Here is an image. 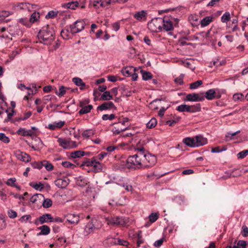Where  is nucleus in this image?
<instances>
[{"label": "nucleus", "instance_id": "obj_26", "mask_svg": "<svg viewBox=\"0 0 248 248\" xmlns=\"http://www.w3.org/2000/svg\"><path fill=\"white\" fill-rule=\"evenodd\" d=\"M89 152L85 153L82 151H76L71 153V157L73 158H78L84 156L85 155H89Z\"/></svg>", "mask_w": 248, "mask_h": 248}, {"label": "nucleus", "instance_id": "obj_35", "mask_svg": "<svg viewBox=\"0 0 248 248\" xmlns=\"http://www.w3.org/2000/svg\"><path fill=\"white\" fill-rule=\"evenodd\" d=\"M40 15L39 13H36V12H33L31 16V17L30 18V21L31 24L34 23L35 22L37 21L40 18Z\"/></svg>", "mask_w": 248, "mask_h": 248}, {"label": "nucleus", "instance_id": "obj_6", "mask_svg": "<svg viewBox=\"0 0 248 248\" xmlns=\"http://www.w3.org/2000/svg\"><path fill=\"white\" fill-rule=\"evenodd\" d=\"M85 22L84 20H78L74 22L72 25L69 26L70 32L74 34L78 32H80L84 29Z\"/></svg>", "mask_w": 248, "mask_h": 248}, {"label": "nucleus", "instance_id": "obj_63", "mask_svg": "<svg viewBox=\"0 0 248 248\" xmlns=\"http://www.w3.org/2000/svg\"><path fill=\"white\" fill-rule=\"evenodd\" d=\"M62 165L65 168H70L74 169L76 166L74 164L68 161H63L62 163Z\"/></svg>", "mask_w": 248, "mask_h": 248}, {"label": "nucleus", "instance_id": "obj_58", "mask_svg": "<svg viewBox=\"0 0 248 248\" xmlns=\"http://www.w3.org/2000/svg\"><path fill=\"white\" fill-rule=\"evenodd\" d=\"M126 130V128H119V125H117V127H114L112 130L113 134L117 135L119 134L121 132Z\"/></svg>", "mask_w": 248, "mask_h": 248}, {"label": "nucleus", "instance_id": "obj_45", "mask_svg": "<svg viewBox=\"0 0 248 248\" xmlns=\"http://www.w3.org/2000/svg\"><path fill=\"white\" fill-rule=\"evenodd\" d=\"M43 166L45 167L46 169L48 171H51L53 169V165L46 160L43 161Z\"/></svg>", "mask_w": 248, "mask_h": 248}, {"label": "nucleus", "instance_id": "obj_57", "mask_svg": "<svg viewBox=\"0 0 248 248\" xmlns=\"http://www.w3.org/2000/svg\"><path fill=\"white\" fill-rule=\"evenodd\" d=\"M184 77V74H181L178 77L174 79V82L180 85L184 84L183 78Z\"/></svg>", "mask_w": 248, "mask_h": 248}, {"label": "nucleus", "instance_id": "obj_37", "mask_svg": "<svg viewBox=\"0 0 248 248\" xmlns=\"http://www.w3.org/2000/svg\"><path fill=\"white\" fill-rule=\"evenodd\" d=\"M181 119V117L180 116L173 117L172 120H168L166 122V124H168L170 126H174L176 123L179 122Z\"/></svg>", "mask_w": 248, "mask_h": 248}, {"label": "nucleus", "instance_id": "obj_38", "mask_svg": "<svg viewBox=\"0 0 248 248\" xmlns=\"http://www.w3.org/2000/svg\"><path fill=\"white\" fill-rule=\"evenodd\" d=\"M188 18L193 26H197L199 25L197 16L191 15L189 16Z\"/></svg>", "mask_w": 248, "mask_h": 248}, {"label": "nucleus", "instance_id": "obj_25", "mask_svg": "<svg viewBox=\"0 0 248 248\" xmlns=\"http://www.w3.org/2000/svg\"><path fill=\"white\" fill-rule=\"evenodd\" d=\"M79 5L78 1H72L68 3H65L62 4V7L63 8H66L67 9H71L75 10Z\"/></svg>", "mask_w": 248, "mask_h": 248}, {"label": "nucleus", "instance_id": "obj_40", "mask_svg": "<svg viewBox=\"0 0 248 248\" xmlns=\"http://www.w3.org/2000/svg\"><path fill=\"white\" fill-rule=\"evenodd\" d=\"M29 185L35 189L39 190L40 191H41L44 188V185L41 182H39L38 184H34L33 182H31Z\"/></svg>", "mask_w": 248, "mask_h": 248}, {"label": "nucleus", "instance_id": "obj_18", "mask_svg": "<svg viewBox=\"0 0 248 248\" xmlns=\"http://www.w3.org/2000/svg\"><path fill=\"white\" fill-rule=\"evenodd\" d=\"M102 164L97 161L96 157H95V159H93V164L92 166V171L94 173L100 172L102 170Z\"/></svg>", "mask_w": 248, "mask_h": 248}, {"label": "nucleus", "instance_id": "obj_8", "mask_svg": "<svg viewBox=\"0 0 248 248\" xmlns=\"http://www.w3.org/2000/svg\"><path fill=\"white\" fill-rule=\"evenodd\" d=\"M204 100V93H192L187 94L185 101L191 102H202Z\"/></svg>", "mask_w": 248, "mask_h": 248}, {"label": "nucleus", "instance_id": "obj_20", "mask_svg": "<svg viewBox=\"0 0 248 248\" xmlns=\"http://www.w3.org/2000/svg\"><path fill=\"white\" fill-rule=\"evenodd\" d=\"M218 89H212L208 90L205 93V95H204V98H206L207 99L209 100H213L215 98L216 91H218Z\"/></svg>", "mask_w": 248, "mask_h": 248}, {"label": "nucleus", "instance_id": "obj_61", "mask_svg": "<svg viewBox=\"0 0 248 248\" xmlns=\"http://www.w3.org/2000/svg\"><path fill=\"white\" fill-rule=\"evenodd\" d=\"M244 98V96L242 93H237L233 95V99L235 101L241 100Z\"/></svg>", "mask_w": 248, "mask_h": 248}, {"label": "nucleus", "instance_id": "obj_47", "mask_svg": "<svg viewBox=\"0 0 248 248\" xmlns=\"http://www.w3.org/2000/svg\"><path fill=\"white\" fill-rule=\"evenodd\" d=\"M159 217V214L157 213H153L149 216V220L153 223L156 221Z\"/></svg>", "mask_w": 248, "mask_h": 248}, {"label": "nucleus", "instance_id": "obj_60", "mask_svg": "<svg viewBox=\"0 0 248 248\" xmlns=\"http://www.w3.org/2000/svg\"><path fill=\"white\" fill-rule=\"evenodd\" d=\"M16 134L19 135H22V136H28L29 135L27 133V130H26L24 128H20L17 131Z\"/></svg>", "mask_w": 248, "mask_h": 248}, {"label": "nucleus", "instance_id": "obj_27", "mask_svg": "<svg viewBox=\"0 0 248 248\" xmlns=\"http://www.w3.org/2000/svg\"><path fill=\"white\" fill-rule=\"evenodd\" d=\"M71 89L69 87H65L63 85L60 86L59 89V92L56 90L55 93L60 97L63 96L66 92L67 90Z\"/></svg>", "mask_w": 248, "mask_h": 248}, {"label": "nucleus", "instance_id": "obj_44", "mask_svg": "<svg viewBox=\"0 0 248 248\" xmlns=\"http://www.w3.org/2000/svg\"><path fill=\"white\" fill-rule=\"evenodd\" d=\"M44 199V202L43 203V206L45 208H49L52 206V201L50 199Z\"/></svg>", "mask_w": 248, "mask_h": 248}, {"label": "nucleus", "instance_id": "obj_23", "mask_svg": "<svg viewBox=\"0 0 248 248\" xmlns=\"http://www.w3.org/2000/svg\"><path fill=\"white\" fill-rule=\"evenodd\" d=\"M38 229L40 230V232L37 233V235L39 236L41 235H46L48 234L50 232V228L46 225H43L38 228Z\"/></svg>", "mask_w": 248, "mask_h": 248}, {"label": "nucleus", "instance_id": "obj_14", "mask_svg": "<svg viewBox=\"0 0 248 248\" xmlns=\"http://www.w3.org/2000/svg\"><path fill=\"white\" fill-rule=\"evenodd\" d=\"M16 158L23 162L28 163L31 160V156L27 153L20 152V151L16 152Z\"/></svg>", "mask_w": 248, "mask_h": 248}, {"label": "nucleus", "instance_id": "obj_12", "mask_svg": "<svg viewBox=\"0 0 248 248\" xmlns=\"http://www.w3.org/2000/svg\"><path fill=\"white\" fill-rule=\"evenodd\" d=\"M70 180L67 177L58 178L54 181V184L58 187L64 189L69 184Z\"/></svg>", "mask_w": 248, "mask_h": 248}, {"label": "nucleus", "instance_id": "obj_43", "mask_svg": "<svg viewBox=\"0 0 248 248\" xmlns=\"http://www.w3.org/2000/svg\"><path fill=\"white\" fill-rule=\"evenodd\" d=\"M70 31H69L68 28L65 29V30H62L61 31V35L64 39H68L70 38Z\"/></svg>", "mask_w": 248, "mask_h": 248}, {"label": "nucleus", "instance_id": "obj_28", "mask_svg": "<svg viewBox=\"0 0 248 248\" xmlns=\"http://www.w3.org/2000/svg\"><path fill=\"white\" fill-rule=\"evenodd\" d=\"M183 141L186 145L189 147H196L195 140L194 138H186L183 140Z\"/></svg>", "mask_w": 248, "mask_h": 248}, {"label": "nucleus", "instance_id": "obj_55", "mask_svg": "<svg viewBox=\"0 0 248 248\" xmlns=\"http://www.w3.org/2000/svg\"><path fill=\"white\" fill-rule=\"evenodd\" d=\"M248 243L244 240H239L236 246L237 248H246Z\"/></svg>", "mask_w": 248, "mask_h": 248}, {"label": "nucleus", "instance_id": "obj_32", "mask_svg": "<svg viewBox=\"0 0 248 248\" xmlns=\"http://www.w3.org/2000/svg\"><path fill=\"white\" fill-rule=\"evenodd\" d=\"M21 32L19 29L16 27H10L8 29V32L11 36L15 37L16 35H19V33Z\"/></svg>", "mask_w": 248, "mask_h": 248}, {"label": "nucleus", "instance_id": "obj_50", "mask_svg": "<svg viewBox=\"0 0 248 248\" xmlns=\"http://www.w3.org/2000/svg\"><path fill=\"white\" fill-rule=\"evenodd\" d=\"M31 166L34 169H41L43 167V161L41 162H33L31 163Z\"/></svg>", "mask_w": 248, "mask_h": 248}, {"label": "nucleus", "instance_id": "obj_31", "mask_svg": "<svg viewBox=\"0 0 248 248\" xmlns=\"http://www.w3.org/2000/svg\"><path fill=\"white\" fill-rule=\"evenodd\" d=\"M212 19L213 17L212 16H205L200 22L201 27L207 26L212 21Z\"/></svg>", "mask_w": 248, "mask_h": 248}, {"label": "nucleus", "instance_id": "obj_39", "mask_svg": "<svg viewBox=\"0 0 248 248\" xmlns=\"http://www.w3.org/2000/svg\"><path fill=\"white\" fill-rule=\"evenodd\" d=\"M42 198H44V196L42 194H36L33 195L30 198V202L32 203H35L38 200H41Z\"/></svg>", "mask_w": 248, "mask_h": 248}, {"label": "nucleus", "instance_id": "obj_51", "mask_svg": "<svg viewBox=\"0 0 248 248\" xmlns=\"http://www.w3.org/2000/svg\"><path fill=\"white\" fill-rule=\"evenodd\" d=\"M170 104H167L166 106H162L161 107L160 109L159 110L158 115L159 116L162 117L164 116V113L165 111L168 109L170 107Z\"/></svg>", "mask_w": 248, "mask_h": 248}, {"label": "nucleus", "instance_id": "obj_15", "mask_svg": "<svg viewBox=\"0 0 248 248\" xmlns=\"http://www.w3.org/2000/svg\"><path fill=\"white\" fill-rule=\"evenodd\" d=\"M67 222L71 224H77L79 221V217L78 215L68 214L65 216Z\"/></svg>", "mask_w": 248, "mask_h": 248}, {"label": "nucleus", "instance_id": "obj_17", "mask_svg": "<svg viewBox=\"0 0 248 248\" xmlns=\"http://www.w3.org/2000/svg\"><path fill=\"white\" fill-rule=\"evenodd\" d=\"M76 184L81 187H84L89 183L88 179L82 176H79L75 178Z\"/></svg>", "mask_w": 248, "mask_h": 248}, {"label": "nucleus", "instance_id": "obj_24", "mask_svg": "<svg viewBox=\"0 0 248 248\" xmlns=\"http://www.w3.org/2000/svg\"><path fill=\"white\" fill-rule=\"evenodd\" d=\"M173 200L179 205H185L187 204L186 199L183 195H179L175 197Z\"/></svg>", "mask_w": 248, "mask_h": 248}, {"label": "nucleus", "instance_id": "obj_49", "mask_svg": "<svg viewBox=\"0 0 248 248\" xmlns=\"http://www.w3.org/2000/svg\"><path fill=\"white\" fill-rule=\"evenodd\" d=\"M231 18L230 14L229 12H225L221 16V20L223 23L226 22Z\"/></svg>", "mask_w": 248, "mask_h": 248}, {"label": "nucleus", "instance_id": "obj_56", "mask_svg": "<svg viewBox=\"0 0 248 248\" xmlns=\"http://www.w3.org/2000/svg\"><path fill=\"white\" fill-rule=\"evenodd\" d=\"M248 155V150H244L239 152L237 155V156L238 159H243L246 156Z\"/></svg>", "mask_w": 248, "mask_h": 248}, {"label": "nucleus", "instance_id": "obj_62", "mask_svg": "<svg viewBox=\"0 0 248 248\" xmlns=\"http://www.w3.org/2000/svg\"><path fill=\"white\" fill-rule=\"evenodd\" d=\"M116 117L115 116V115L114 114H111L110 115H108V114H104L102 117V119L104 120V121H106V120H112L113 119H114Z\"/></svg>", "mask_w": 248, "mask_h": 248}, {"label": "nucleus", "instance_id": "obj_30", "mask_svg": "<svg viewBox=\"0 0 248 248\" xmlns=\"http://www.w3.org/2000/svg\"><path fill=\"white\" fill-rule=\"evenodd\" d=\"M95 157H93L91 159L89 158H85L83 161H82V163L80 165V167H83L87 166V167H92L93 164V159H94Z\"/></svg>", "mask_w": 248, "mask_h": 248}, {"label": "nucleus", "instance_id": "obj_3", "mask_svg": "<svg viewBox=\"0 0 248 248\" xmlns=\"http://www.w3.org/2000/svg\"><path fill=\"white\" fill-rule=\"evenodd\" d=\"M179 112H187L189 113H194L198 111H200L201 110V107L200 104H196L194 105H187L183 104L178 106L176 109Z\"/></svg>", "mask_w": 248, "mask_h": 248}, {"label": "nucleus", "instance_id": "obj_7", "mask_svg": "<svg viewBox=\"0 0 248 248\" xmlns=\"http://www.w3.org/2000/svg\"><path fill=\"white\" fill-rule=\"evenodd\" d=\"M109 223L119 226H125L127 225L129 222L128 218L124 217H116L111 218L109 220Z\"/></svg>", "mask_w": 248, "mask_h": 248}, {"label": "nucleus", "instance_id": "obj_52", "mask_svg": "<svg viewBox=\"0 0 248 248\" xmlns=\"http://www.w3.org/2000/svg\"><path fill=\"white\" fill-rule=\"evenodd\" d=\"M55 239L57 244L60 246H62L64 245L66 241V239L64 237H58V236H57Z\"/></svg>", "mask_w": 248, "mask_h": 248}, {"label": "nucleus", "instance_id": "obj_64", "mask_svg": "<svg viewBox=\"0 0 248 248\" xmlns=\"http://www.w3.org/2000/svg\"><path fill=\"white\" fill-rule=\"evenodd\" d=\"M148 16V12L145 10L140 11V21H145Z\"/></svg>", "mask_w": 248, "mask_h": 248}, {"label": "nucleus", "instance_id": "obj_59", "mask_svg": "<svg viewBox=\"0 0 248 248\" xmlns=\"http://www.w3.org/2000/svg\"><path fill=\"white\" fill-rule=\"evenodd\" d=\"M0 140L5 143H8L10 141L9 138L3 133H0Z\"/></svg>", "mask_w": 248, "mask_h": 248}, {"label": "nucleus", "instance_id": "obj_54", "mask_svg": "<svg viewBox=\"0 0 248 248\" xmlns=\"http://www.w3.org/2000/svg\"><path fill=\"white\" fill-rule=\"evenodd\" d=\"M58 15V12H55L54 11H49L46 16V18H53L56 17Z\"/></svg>", "mask_w": 248, "mask_h": 248}, {"label": "nucleus", "instance_id": "obj_13", "mask_svg": "<svg viewBox=\"0 0 248 248\" xmlns=\"http://www.w3.org/2000/svg\"><path fill=\"white\" fill-rule=\"evenodd\" d=\"M112 108H113L114 110L117 109V108L113 103L111 101L104 102L97 108V109L100 111L108 110Z\"/></svg>", "mask_w": 248, "mask_h": 248}, {"label": "nucleus", "instance_id": "obj_33", "mask_svg": "<svg viewBox=\"0 0 248 248\" xmlns=\"http://www.w3.org/2000/svg\"><path fill=\"white\" fill-rule=\"evenodd\" d=\"M113 99L112 95L110 94V92L107 91L104 92L100 98V100L108 101Z\"/></svg>", "mask_w": 248, "mask_h": 248}, {"label": "nucleus", "instance_id": "obj_11", "mask_svg": "<svg viewBox=\"0 0 248 248\" xmlns=\"http://www.w3.org/2000/svg\"><path fill=\"white\" fill-rule=\"evenodd\" d=\"M97 222L96 219H92L86 226L84 229L85 233L89 234L95 231L98 229L96 226L95 223Z\"/></svg>", "mask_w": 248, "mask_h": 248}, {"label": "nucleus", "instance_id": "obj_42", "mask_svg": "<svg viewBox=\"0 0 248 248\" xmlns=\"http://www.w3.org/2000/svg\"><path fill=\"white\" fill-rule=\"evenodd\" d=\"M93 5L95 8H99L100 7H105L104 2L102 0H93Z\"/></svg>", "mask_w": 248, "mask_h": 248}, {"label": "nucleus", "instance_id": "obj_4", "mask_svg": "<svg viewBox=\"0 0 248 248\" xmlns=\"http://www.w3.org/2000/svg\"><path fill=\"white\" fill-rule=\"evenodd\" d=\"M140 161L143 162L147 161L149 165L146 166H151L154 164L155 158L154 156H152L148 152H146L143 146H140Z\"/></svg>", "mask_w": 248, "mask_h": 248}, {"label": "nucleus", "instance_id": "obj_53", "mask_svg": "<svg viewBox=\"0 0 248 248\" xmlns=\"http://www.w3.org/2000/svg\"><path fill=\"white\" fill-rule=\"evenodd\" d=\"M19 22L26 26L27 27H31V24L29 20L27 18H21L19 20Z\"/></svg>", "mask_w": 248, "mask_h": 248}, {"label": "nucleus", "instance_id": "obj_5", "mask_svg": "<svg viewBox=\"0 0 248 248\" xmlns=\"http://www.w3.org/2000/svg\"><path fill=\"white\" fill-rule=\"evenodd\" d=\"M138 154L129 156L126 160V166L128 169H139L140 165V159Z\"/></svg>", "mask_w": 248, "mask_h": 248}, {"label": "nucleus", "instance_id": "obj_16", "mask_svg": "<svg viewBox=\"0 0 248 248\" xmlns=\"http://www.w3.org/2000/svg\"><path fill=\"white\" fill-rule=\"evenodd\" d=\"M161 101L167 103L166 97L158 98L152 101L149 104V107L153 109H158V103H161Z\"/></svg>", "mask_w": 248, "mask_h": 248}, {"label": "nucleus", "instance_id": "obj_21", "mask_svg": "<svg viewBox=\"0 0 248 248\" xmlns=\"http://www.w3.org/2000/svg\"><path fill=\"white\" fill-rule=\"evenodd\" d=\"M195 138L196 147L202 146L207 143V139L201 135L196 136Z\"/></svg>", "mask_w": 248, "mask_h": 248}, {"label": "nucleus", "instance_id": "obj_36", "mask_svg": "<svg viewBox=\"0 0 248 248\" xmlns=\"http://www.w3.org/2000/svg\"><path fill=\"white\" fill-rule=\"evenodd\" d=\"M146 127L147 128L151 129L155 127L157 124V120L155 118H152L147 124Z\"/></svg>", "mask_w": 248, "mask_h": 248}, {"label": "nucleus", "instance_id": "obj_1", "mask_svg": "<svg viewBox=\"0 0 248 248\" xmlns=\"http://www.w3.org/2000/svg\"><path fill=\"white\" fill-rule=\"evenodd\" d=\"M38 37L41 43L50 45L55 37V31L53 25H46L42 27L38 33Z\"/></svg>", "mask_w": 248, "mask_h": 248}, {"label": "nucleus", "instance_id": "obj_48", "mask_svg": "<svg viewBox=\"0 0 248 248\" xmlns=\"http://www.w3.org/2000/svg\"><path fill=\"white\" fill-rule=\"evenodd\" d=\"M227 150L226 146H223L221 148L219 146H217L212 148L211 152L214 153H218L223 151H225Z\"/></svg>", "mask_w": 248, "mask_h": 248}, {"label": "nucleus", "instance_id": "obj_46", "mask_svg": "<svg viewBox=\"0 0 248 248\" xmlns=\"http://www.w3.org/2000/svg\"><path fill=\"white\" fill-rule=\"evenodd\" d=\"M202 84V80H198L196 82H193L189 85V88L191 90H194L199 87L200 85Z\"/></svg>", "mask_w": 248, "mask_h": 248}, {"label": "nucleus", "instance_id": "obj_19", "mask_svg": "<svg viewBox=\"0 0 248 248\" xmlns=\"http://www.w3.org/2000/svg\"><path fill=\"white\" fill-rule=\"evenodd\" d=\"M136 68L133 66H127L123 68L122 70V73L125 77H130L132 75L133 72H135Z\"/></svg>", "mask_w": 248, "mask_h": 248}, {"label": "nucleus", "instance_id": "obj_2", "mask_svg": "<svg viewBox=\"0 0 248 248\" xmlns=\"http://www.w3.org/2000/svg\"><path fill=\"white\" fill-rule=\"evenodd\" d=\"M162 17H156L151 20L148 23V28L152 32H158L162 31Z\"/></svg>", "mask_w": 248, "mask_h": 248}, {"label": "nucleus", "instance_id": "obj_10", "mask_svg": "<svg viewBox=\"0 0 248 248\" xmlns=\"http://www.w3.org/2000/svg\"><path fill=\"white\" fill-rule=\"evenodd\" d=\"M162 30L168 31L173 30L172 22L170 17L165 16L162 18Z\"/></svg>", "mask_w": 248, "mask_h": 248}, {"label": "nucleus", "instance_id": "obj_29", "mask_svg": "<svg viewBox=\"0 0 248 248\" xmlns=\"http://www.w3.org/2000/svg\"><path fill=\"white\" fill-rule=\"evenodd\" d=\"M140 74L142 75V79L145 81L151 79L153 78V75L150 72L140 69Z\"/></svg>", "mask_w": 248, "mask_h": 248}, {"label": "nucleus", "instance_id": "obj_34", "mask_svg": "<svg viewBox=\"0 0 248 248\" xmlns=\"http://www.w3.org/2000/svg\"><path fill=\"white\" fill-rule=\"evenodd\" d=\"M93 108V106L92 105H89L88 106L82 107V108L78 111L79 115H83L86 114L90 112L91 110Z\"/></svg>", "mask_w": 248, "mask_h": 248}, {"label": "nucleus", "instance_id": "obj_9", "mask_svg": "<svg viewBox=\"0 0 248 248\" xmlns=\"http://www.w3.org/2000/svg\"><path fill=\"white\" fill-rule=\"evenodd\" d=\"M52 219H53V217L50 214H45L36 218L34 221V224L36 225H39L48 222H50V220Z\"/></svg>", "mask_w": 248, "mask_h": 248}, {"label": "nucleus", "instance_id": "obj_22", "mask_svg": "<svg viewBox=\"0 0 248 248\" xmlns=\"http://www.w3.org/2000/svg\"><path fill=\"white\" fill-rule=\"evenodd\" d=\"M57 141L59 143V145L63 147L64 149H69L71 147V142L68 140L62 138H59Z\"/></svg>", "mask_w": 248, "mask_h": 248}, {"label": "nucleus", "instance_id": "obj_41", "mask_svg": "<svg viewBox=\"0 0 248 248\" xmlns=\"http://www.w3.org/2000/svg\"><path fill=\"white\" fill-rule=\"evenodd\" d=\"M94 134V132L92 129H87L83 131L82 136L84 138H89L93 136Z\"/></svg>", "mask_w": 248, "mask_h": 248}]
</instances>
